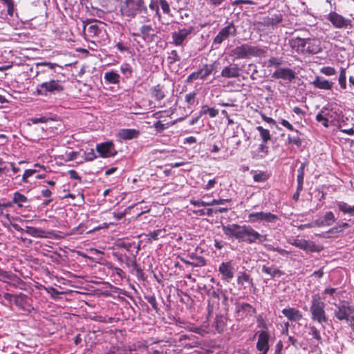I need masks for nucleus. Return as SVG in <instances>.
Here are the masks:
<instances>
[{
	"mask_svg": "<svg viewBox=\"0 0 354 354\" xmlns=\"http://www.w3.org/2000/svg\"><path fill=\"white\" fill-rule=\"evenodd\" d=\"M177 24L178 25V30L172 32L171 37L173 44L179 46L196 34V28L190 23L185 21H180Z\"/></svg>",
	"mask_w": 354,
	"mask_h": 354,
	"instance_id": "nucleus-1",
	"label": "nucleus"
},
{
	"mask_svg": "<svg viewBox=\"0 0 354 354\" xmlns=\"http://www.w3.org/2000/svg\"><path fill=\"white\" fill-rule=\"evenodd\" d=\"M266 50L259 46L244 44L233 48L230 55L236 59H248L250 57H264Z\"/></svg>",
	"mask_w": 354,
	"mask_h": 354,
	"instance_id": "nucleus-2",
	"label": "nucleus"
},
{
	"mask_svg": "<svg viewBox=\"0 0 354 354\" xmlns=\"http://www.w3.org/2000/svg\"><path fill=\"white\" fill-rule=\"evenodd\" d=\"M310 311L312 320L320 324L327 322L328 318L325 312V304L322 301L318 294L314 295L312 297Z\"/></svg>",
	"mask_w": 354,
	"mask_h": 354,
	"instance_id": "nucleus-3",
	"label": "nucleus"
},
{
	"mask_svg": "<svg viewBox=\"0 0 354 354\" xmlns=\"http://www.w3.org/2000/svg\"><path fill=\"white\" fill-rule=\"evenodd\" d=\"M64 91V86L60 80H50L39 84L36 88V92L40 95L48 94L56 95Z\"/></svg>",
	"mask_w": 354,
	"mask_h": 354,
	"instance_id": "nucleus-4",
	"label": "nucleus"
},
{
	"mask_svg": "<svg viewBox=\"0 0 354 354\" xmlns=\"http://www.w3.org/2000/svg\"><path fill=\"white\" fill-rule=\"evenodd\" d=\"M266 240V235L259 234L250 225H243L239 241L250 244L256 242L262 243Z\"/></svg>",
	"mask_w": 354,
	"mask_h": 354,
	"instance_id": "nucleus-5",
	"label": "nucleus"
},
{
	"mask_svg": "<svg viewBox=\"0 0 354 354\" xmlns=\"http://www.w3.org/2000/svg\"><path fill=\"white\" fill-rule=\"evenodd\" d=\"M144 2V0H124V4L120 8L122 15L134 18Z\"/></svg>",
	"mask_w": 354,
	"mask_h": 354,
	"instance_id": "nucleus-6",
	"label": "nucleus"
},
{
	"mask_svg": "<svg viewBox=\"0 0 354 354\" xmlns=\"http://www.w3.org/2000/svg\"><path fill=\"white\" fill-rule=\"evenodd\" d=\"M335 308L334 309L335 317L340 320H346L348 322L353 310L349 304L346 301H342L339 304H335Z\"/></svg>",
	"mask_w": 354,
	"mask_h": 354,
	"instance_id": "nucleus-7",
	"label": "nucleus"
},
{
	"mask_svg": "<svg viewBox=\"0 0 354 354\" xmlns=\"http://www.w3.org/2000/svg\"><path fill=\"white\" fill-rule=\"evenodd\" d=\"M236 29L234 24L231 22L225 27L221 29L217 35L214 38L213 44L216 45H220L222 42L227 39L230 36H236Z\"/></svg>",
	"mask_w": 354,
	"mask_h": 354,
	"instance_id": "nucleus-8",
	"label": "nucleus"
},
{
	"mask_svg": "<svg viewBox=\"0 0 354 354\" xmlns=\"http://www.w3.org/2000/svg\"><path fill=\"white\" fill-rule=\"evenodd\" d=\"M278 219V216L271 212H252L248 215V222L256 223V222H266V223H274Z\"/></svg>",
	"mask_w": 354,
	"mask_h": 354,
	"instance_id": "nucleus-9",
	"label": "nucleus"
},
{
	"mask_svg": "<svg viewBox=\"0 0 354 354\" xmlns=\"http://www.w3.org/2000/svg\"><path fill=\"white\" fill-rule=\"evenodd\" d=\"M159 6L161 7L162 12L168 15L171 14V10L169 3L167 0H150L149 8L151 10L155 12V15L160 19L161 14Z\"/></svg>",
	"mask_w": 354,
	"mask_h": 354,
	"instance_id": "nucleus-10",
	"label": "nucleus"
},
{
	"mask_svg": "<svg viewBox=\"0 0 354 354\" xmlns=\"http://www.w3.org/2000/svg\"><path fill=\"white\" fill-rule=\"evenodd\" d=\"M207 295L209 296L207 310L210 314L219 308V295L218 290H215L213 286L209 288L205 286Z\"/></svg>",
	"mask_w": 354,
	"mask_h": 354,
	"instance_id": "nucleus-11",
	"label": "nucleus"
},
{
	"mask_svg": "<svg viewBox=\"0 0 354 354\" xmlns=\"http://www.w3.org/2000/svg\"><path fill=\"white\" fill-rule=\"evenodd\" d=\"M218 272L223 281L230 282L234 276V268L232 261L222 262L218 266Z\"/></svg>",
	"mask_w": 354,
	"mask_h": 354,
	"instance_id": "nucleus-12",
	"label": "nucleus"
},
{
	"mask_svg": "<svg viewBox=\"0 0 354 354\" xmlns=\"http://www.w3.org/2000/svg\"><path fill=\"white\" fill-rule=\"evenodd\" d=\"M326 19L337 28H347L350 24V20L344 18L335 12H331Z\"/></svg>",
	"mask_w": 354,
	"mask_h": 354,
	"instance_id": "nucleus-13",
	"label": "nucleus"
},
{
	"mask_svg": "<svg viewBox=\"0 0 354 354\" xmlns=\"http://www.w3.org/2000/svg\"><path fill=\"white\" fill-rule=\"evenodd\" d=\"M96 150L102 158L113 157L116 155L117 151L111 142H106L97 145Z\"/></svg>",
	"mask_w": 354,
	"mask_h": 354,
	"instance_id": "nucleus-14",
	"label": "nucleus"
},
{
	"mask_svg": "<svg viewBox=\"0 0 354 354\" xmlns=\"http://www.w3.org/2000/svg\"><path fill=\"white\" fill-rule=\"evenodd\" d=\"M29 301L30 299L24 293L15 295L14 304L23 310L30 312L31 310H33V307H32Z\"/></svg>",
	"mask_w": 354,
	"mask_h": 354,
	"instance_id": "nucleus-15",
	"label": "nucleus"
},
{
	"mask_svg": "<svg viewBox=\"0 0 354 354\" xmlns=\"http://www.w3.org/2000/svg\"><path fill=\"white\" fill-rule=\"evenodd\" d=\"M242 228L243 225H239L237 224L223 225V231L226 236L235 238L238 240L240 239Z\"/></svg>",
	"mask_w": 354,
	"mask_h": 354,
	"instance_id": "nucleus-16",
	"label": "nucleus"
},
{
	"mask_svg": "<svg viewBox=\"0 0 354 354\" xmlns=\"http://www.w3.org/2000/svg\"><path fill=\"white\" fill-rule=\"evenodd\" d=\"M272 77L291 82L295 78V73L290 68H279L274 72Z\"/></svg>",
	"mask_w": 354,
	"mask_h": 354,
	"instance_id": "nucleus-17",
	"label": "nucleus"
},
{
	"mask_svg": "<svg viewBox=\"0 0 354 354\" xmlns=\"http://www.w3.org/2000/svg\"><path fill=\"white\" fill-rule=\"evenodd\" d=\"M240 68L236 64H230L223 68L221 75L225 78H236L240 75Z\"/></svg>",
	"mask_w": 354,
	"mask_h": 354,
	"instance_id": "nucleus-18",
	"label": "nucleus"
},
{
	"mask_svg": "<svg viewBox=\"0 0 354 354\" xmlns=\"http://www.w3.org/2000/svg\"><path fill=\"white\" fill-rule=\"evenodd\" d=\"M281 313L290 322H298L303 317L302 313L295 308H284Z\"/></svg>",
	"mask_w": 354,
	"mask_h": 354,
	"instance_id": "nucleus-19",
	"label": "nucleus"
},
{
	"mask_svg": "<svg viewBox=\"0 0 354 354\" xmlns=\"http://www.w3.org/2000/svg\"><path fill=\"white\" fill-rule=\"evenodd\" d=\"M140 131L134 129H122L117 133V138L120 140H131L137 138Z\"/></svg>",
	"mask_w": 354,
	"mask_h": 354,
	"instance_id": "nucleus-20",
	"label": "nucleus"
},
{
	"mask_svg": "<svg viewBox=\"0 0 354 354\" xmlns=\"http://www.w3.org/2000/svg\"><path fill=\"white\" fill-rule=\"evenodd\" d=\"M269 335L266 331H261L258 335V342L257 343V348L259 351H266L269 350Z\"/></svg>",
	"mask_w": 354,
	"mask_h": 354,
	"instance_id": "nucleus-21",
	"label": "nucleus"
},
{
	"mask_svg": "<svg viewBox=\"0 0 354 354\" xmlns=\"http://www.w3.org/2000/svg\"><path fill=\"white\" fill-rule=\"evenodd\" d=\"M291 48L297 53H306V39L296 37L289 41Z\"/></svg>",
	"mask_w": 354,
	"mask_h": 354,
	"instance_id": "nucleus-22",
	"label": "nucleus"
},
{
	"mask_svg": "<svg viewBox=\"0 0 354 354\" xmlns=\"http://www.w3.org/2000/svg\"><path fill=\"white\" fill-rule=\"evenodd\" d=\"M306 53L316 54L320 51L319 41L316 39H306Z\"/></svg>",
	"mask_w": 354,
	"mask_h": 354,
	"instance_id": "nucleus-23",
	"label": "nucleus"
},
{
	"mask_svg": "<svg viewBox=\"0 0 354 354\" xmlns=\"http://www.w3.org/2000/svg\"><path fill=\"white\" fill-rule=\"evenodd\" d=\"M289 243L304 250H308L310 252L315 251V245L313 243H309L306 240L304 239H295L292 241H289Z\"/></svg>",
	"mask_w": 354,
	"mask_h": 354,
	"instance_id": "nucleus-24",
	"label": "nucleus"
},
{
	"mask_svg": "<svg viewBox=\"0 0 354 354\" xmlns=\"http://www.w3.org/2000/svg\"><path fill=\"white\" fill-rule=\"evenodd\" d=\"M140 35L142 39L146 41H151L154 37V30L151 25L145 24L140 28Z\"/></svg>",
	"mask_w": 354,
	"mask_h": 354,
	"instance_id": "nucleus-25",
	"label": "nucleus"
},
{
	"mask_svg": "<svg viewBox=\"0 0 354 354\" xmlns=\"http://www.w3.org/2000/svg\"><path fill=\"white\" fill-rule=\"evenodd\" d=\"M311 84L317 88L324 90H330L333 86V83L319 76H316Z\"/></svg>",
	"mask_w": 354,
	"mask_h": 354,
	"instance_id": "nucleus-26",
	"label": "nucleus"
},
{
	"mask_svg": "<svg viewBox=\"0 0 354 354\" xmlns=\"http://www.w3.org/2000/svg\"><path fill=\"white\" fill-rule=\"evenodd\" d=\"M12 203L16 204L19 207H25L29 203L28 198L19 192H16L13 194Z\"/></svg>",
	"mask_w": 354,
	"mask_h": 354,
	"instance_id": "nucleus-27",
	"label": "nucleus"
},
{
	"mask_svg": "<svg viewBox=\"0 0 354 354\" xmlns=\"http://www.w3.org/2000/svg\"><path fill=\"white\" fill-rule=\"evenodd\" d=\"M151 95L156 100L160 101L165 98V94L163 86L158 84L151 88Z\"/></svg>",
	"mask_w": 354,
	"mask_h": 354,
	"instance_id": "nucleus-28",
	"label": "nucleus"
},
{
	"mask_svg": "<svg viewBox=\"0 0 354 354\" xmlns=\"http://www.w3.org/2000/svg\"><path fill=\"white\" fill-rule=\"evenodd\" d=\"M25 233L37 238L46 237V232L35 227L26 226Z\"/></svg>",
	"mask_w": 354,
	"mask_h": 354,
	"instance_id": "nucleus-29",
	"label": "nucleus"
},
{
	"mask_svg": "<svg viewBox=\"0 0 354 354\" xmlns=\"http://www.w3.org/2000/svg\"><path fill=\"white\" fill-rule=\"evenodd\" d=\"M336 205L338 209L344 214H348L354 216V205L351 206L344 201H336Z\"/></svg>",
	"mask_w": 354,
	"mask_h": 354,
	"instance_id": "nucleus-30",
	"label": "nucleus"
},
{
	"mask_svg": "<svg viewBox=\"0 0 354 354\" xmlns=\"http://www.w3.org/2000/svg\"><path fill=\"white\" fill-rule=\"evenodd\" d=\"M335 221V215L332 212H327L324 219L322 221H317L319 226H329L331 225Z\"/></svg>",
	"mask_w": 354,
	"mask_h": 354,
	"instance_id": "nucleus-31",
	"label": "nucleus"
},
{
	"mask_svg": "<svg viewBox=\"0 0 354 354\" xmlns=\"http://www.w3.org/2000/svg\"><path fill=\"white\" fill-rule=\"evenodd\" d=\"M268 154V147L266 143L262 142L258 147V153L253 154V158L262 159L266 158Z\"/></svg>",
	"mask_w": 354,
	"mask_h": 354,
	"instance_id": "nucleus-32",
	"label": "nucleus"
},
{
	"mask_svg": "<svg viewBox=\"0 0 354 354\" xmlns=\"http://www.w3.org/2000/svg\"><path fill=\"white\" fill-rule=\"evenodd\" d=\"M184 120V118H180L176 120H174V122H172L171 124H163L162 123V122L160 120H158L157 122H156L154 124H153V127L154 129H156V131L158 133H160L162 132L163 130L167 129L169 127L170 125H174L177 122H180V121H182Z\"/></svg>",
	"mask_w": 354,
	"mask_h": 354,
	"instance_id": "nucleus-33",
	"label": "nucleus"
},
{
	"mask_svg": "<svg viewBox=\"0 0 354 354\" xmlns=\"http://www.w3.org/2000/svg\"><path fill=\"white\" fill-rule=\"evenodd\" d=\"M189 257L192 260V266L202 267L206 264L204 257L198 256L195 253H192Z\"/></svg>",
	"mask_w": 354,
	"mask_h": 354,
	"instance_id": "nucleus-34",
	"label": "nucleus"
},
{
	"mask_svg": "<svg viewBox=\"0 0 354 354\" xmlns=\"http://www.w3.org/2000/svg\"><path fill=\"white\" fill-rule=\"evenodd\" d=\"M261 271L262 272L270 275L272 278L281 277L283 274L282 271L277 268L268 267L266 266H263Z\"/></svg>",
	"mask_w": 354,
	"mask_h": 354,
	"instance_id": "nucleus-35",
	"label": "nucleus"
},
{
	"mask_svg": "<svg viewBox=\"0 0 354 354\" xmlns=\"http://www.w3.org/2000/svg\"><path fill=\"white\" fill-rule=\"evenodd\" d=\"M84 31H86L89 37H93L95 36H97L101 30L98 27L97 24H88L84 26Z\"/></svg>",
	"mask_w": 354,
	"mask_h": 354,
	"instance_id": "nucleus-36",
	"label": "nucleus"
},
{
	"mask_svg": "<svg viewBox=\"0 0 354 354\" xmlns=\"http://www.w3.org/2000/svg\"><path fill=\"white\" fill-rule=\"evenodd\" d=\"M104 80L110 84H118L120 82V75L111 71L104 74Z\"/></svg>",
	"mask_w": 354,
	"mask_h": 354,
	"instance_id": "nucleus-37",
	"label": "nucleus"
},
{
	"mask_svg": "<svg viewBox=\"0 0 354 354\" xmlns=\"http://www.w3.org/2000/svg\"><path fill=\"white\" fill-rule=\"evenodd\" d=\"M166 234L165 229H158L153 230L147 234L148 240L150 241L158 240L160 237H164Z\"/></svg>",
	"mask_w": 354,
	"mask_h": 354,
	"instance_id": "nucleus-38",
	"label": "nucleus"
},
{
	"mask_svg": "<svg viewBox=\"0 0 354 354\" xmlns=\"http://www.w3.org/2000/svg\"><path fill=\"white\" fill-rule=\"evenodd\" d=\"M214 64H205L202 68L198 69L201 79L206 78L214 71Z\"/></svg>",
	"mask_w": 354,
	"mask_h": 354,
	"instance_id": "nucleus-39",
	"label": "nucleus"
},
{
	"mask_svg": "<svg viewBox=\"0 0 354 354\" xmlns=\"http://www.w3.org/2000/svg\"><path fill=\"white\" fill-rule=\"evenodd\" d=\"M138 15H140L141 19L144 22H149L151 21V15L149 14V10L147 6L145 4V2L141 6V8L139 9L138 12Z\"/></svg>",
	"mask_w": 354,
	"mask_h": 354,
	"instance_id": "nucleus-40",
	"label": "nucleus"
},
{
	"mask_svg": "<svg viewBox=\"0 0 354 354\" xmlns=\"http://www.w3.org/2000/svg\"><path fill=\"white\" fill-rule=\"evenodd\" d=\"M196 93L195 91H192L185 95V100L187 103V106L188 109H192L193 106L196 104Z\"/></svg>",
	"mask_w": 354,
	"mask_h": 354,
	"instance_id": "nucleus-41",
	"label": "nucleus"
},
{
	"mask_svg": "<svg viewBox=\"0 0 354 354\" xmlns=\"http://www.w3.org/2000/svg\"><path fill=\"white\" fill-rule=\"evenodd\" d=\"M257 130L259 132L263 142L267 143L270 140L271 136L268 129H264L261 126L257 127Z\"/></svg>",
	"mask_w": 354,
	"mask_h": 354,
	"instance_id": "nucleus-42",
	"label": "nucleus"
},
{
	"mask_svg": "<svg viewBox=\"0 0 354 354\" xmlns=\"http://www.w3.org/2000/svg\"><path fill=\"white\" fill-rule=\"evenodd\" d=\"M245 283H252V279L245 272H240L237 277V283L243 286Z\"/></svg>",
	"mask_w": 354,
	"mask_h": 354,
	"instance_id": "nucleus-43",
	"label": "nucleus"
},
{
	"mask_svg": "<svg viewBox=\"0 0 354 354\" xmlns=\"http://www.w3.org/2000/svg\"><path fill=\"white\" fill-rule=\"evenodd\" d=\"M270 177L267 171L256 172L253 176V179L255 182H265Z\"/></svg>",
	"mask_w": 354,
	"mask_h": 354,
	"instance_id": "nucleus-44",
	"label": "nucleus"
},
{
	"mask_svg": "<svg viewBox=\"0 0 354 354\" xmlns=\"http://www.w3.org/2000/svg\"><path fill=\"white\" fill-rule=\"evenodd\" d=\"M124 263L129 268H133L138 272H141V270L138 267L135 257L131 258L126 256Z\"/></svg>",
	"mask_w": 354,
	"mask_h": 354,
	"instance_id": "nucleus-45",
	"label": "nucleus"
},
{
	"mask_svg": "<svg viewBox=\"0 0 354 354\" xmlns=\"http://www.w3.org/2000/svg\"><path fill=\"white\" fill-rule=\"evenodd\" d=\"M338 82L341 88L345 89L346 88V68H341L340 73L338 78Z\"/></svg>",
	"mask_w": 354,
	"mask_h": 354,
	"instance_id": "nucleus-46",
	"label": "nucleus"
},
{
	"mask_svg": "<svg viewBox=\"0 0 354 354\" xmlns=\"http://www.w3.org/2000/svg\"><path fill=\"white\" fill-rule=\"evenodd\" d=\"M236 308L238 312L245 311L250 315L255 313L254 308H253L252 306L248 303H243L239 305Z\"/></svg>",
	"mask_w": 354,
	"mask_h": 354,
	"instance_id": "nucleus-47",
	"label": "nucleus"
},
{
	"mask_svg": "<svg viewBox=\"0 0 354 354\" xmlns=\"http://www.w3.org/2000/svg\"><path fill=\"white\" fill-rule=\"evenodd\" d=\"M324 112H326V111H320V112L316 115V120L318 122H322L325 127H328L329 126V120L326 118L327 115Z\"/></svg>",
	"mask_w": 354,
	"mask_h": 354,
	"instance_id": "nucleus-48",
	"label": "nucleus"
},
{
	"mask_svg": "<svg viewBox=\"0 0 354 354\" xmlns=\"http://www.w3.org/2000/svg\"><path fill=\"white\" fill-rule=\"evenodd\" d=\"M7 6V13L10 16H12L15 11V4L13 0H0Z\"/></svg>",
	"mask_w": 354,
	"mask_h": 354,
	"instance_id": "nucleus-49",
	"label": "nucleus"
},
{
	"mask_svg": "<svg viewBox=\"0 0 354 354\" xmlns=\"http://www.w3.org/2000/svg\"><path fill=\"white\" fill-rule=\"evenodd\" d=\"M120 71L126 77H129L131 75L132 68L129 64L124 63L120 66Z\"/></svg>",
	"mask_w": 354,
	"mask_h": 354,
	"instance_id": "nucleus-50",
	"label": "nucleus"
},
{
	"mask_svg": "<svg viewBox=\"0 0 354 354\" xmlns=\"http://www.w3.org/2000/svg\"><path fill=\"white\" fill-rule=\"evenodd\" d=\"M167 59L169 61L170 64H174L176 62L180 61V57L178 55L177 51L176 50H173L170 53H169Z\"/></svg>",
	"mask_w": 354,
	"mask_h": 354,
	"instance_id": "nucleus-51",
	"label": "nucleus"
},
{
	"mask_svg": "<svg viewBox=\"0 0 354 354\" xmlns=\"http://www.w3.org/2000/svg\"><path fill=\"white\" fill-rule=\"evenodd\" d=\"M309 328H310L309 334L311 335L313 337V338H315L318 342H321L322 337H321V335L319 334V331L318 330V329L314 326H310L309 327Z\"/></svg>",
	"mask_w": 354,
	"mask_h": 354,
	"instance_id": "nucleus-52",
	"label": "nucleus"
},
{
	"mask_svg": "<svg viewBox=\"0 0 354 354\" xmlns=\"http://www.w3.org/2000/svg\"><path fill=\"white\" fill-rule=\"evenodd\" d=\"M281 21H282L281 15H274V16L269 18L268 19L267 23L268 25L275 26V25L279 24L280 22H281Z\"/></svg>",
	"mask_w": 354,
	"mask_h": 354,
	"instance_id": "nucleus-53",
	"label": "nucleus"
},
{
	"mask_svg": "<svg viewBox=\"0 0 354 354\" xmlns=\"http://www.w3.org/2000/svg\"><path fill=\"white\" fill-rule=\"evenodd\" d=\"M287 140L289 144L292 143L297 145V147H299L301 145V140L298 136H291L290 135H288Z\"/></svg>",
	"mask_w": 354,
	"mask_h": 354,
	"instance_id": "nucleus-54",
	"label": "nucleus"
},
{
	"mask_svg": "<svg viewBox=\"0 0 354 354\" xmlns=\"http://www.w3.org/2000/svg\"><path fill=\"white\" fill-rule=\"evenodd\" d=\"M51 120L50 118L46 116L35 117L30 119L32 124L38 123H46L48 120Z\"/></svg>",
	"mask_w": 354,
	"mask_h": 354,
	"instance_id": "nucleus-55",
	"label": "nucleus"
},
{
	"mask_svg": "<svg viewBox=\"0 0 354 354\" xmlns=\"http://www.w3.org/2000/svg\"><path fill=\"white\" fill-rule=\"evenodd\" d=\"M201 79V75L199 73L198 70L196 71H194L186 79L185 82L186 83H191L194 80Z\"/></svg>",
	"mask_w": 354,
	"mask_h": 354,
	"instance_id": "nucleus-56",
	"label": "nucleus"
},
{
	"mask_svg": "<svg viewBox=\"0 0 354 354\" xmlns=\"http://www.w3.org/2000/svg\"><path fill=\"white\" fill-rule=\"evenodd\" d=\"M320 71L323 74L328 75V76L334 75L336 73L335 69L330 66L323 67L321 68Z\"/></svg>",
	"mask_w": 354,
	"mask_h": 354,
	"instance_id": "nucleus-57",
	"label": "nucleus"
},
{
	"mask_svg": "<svg viewBox=\"0 0 354 354\" xmlns=\"http://www.w3.org/2000/svg\"><path fill=\"white\" fill-rule=\"evenodd\" d=\"M297 185H298V189H303V184H304V171H297Z\"/></svg>",
	"mask_w": 354,
	"mask_h": 354,
	"instance_id": "nucleus-58",
	"label": "nucleus"
},
{
	"mask_svg": "<svg viewBox=\"0 0 354 354\" xmlns=\"http://www.w3.org/2000/svg\"><path fill=\"white\" fill-rule=\"evenodd\" d=\"M280 124H281L283 127H284L287 128L288 130H290V131H295V132H296L297 133H299V131H298L297 129H295L293 127V126H292V124H290L288 120H285V119H281V121H280Z\"/></svg>",
	"mask_w": 354,
	"mask_h": 354,
	"instance_id": "nucleus-59",
	"label": "nucleus"
},
{
	"mask_svg": "<svg viewBox=\"0 0 354 354\" xmlns=\"http://www.w3.org/2000/svg\"><path fill=\"white\" fill-rule=\"evenodd\" d=\"M36 66H37V68L40 67V66H47L50 70H54L56 66H58V64H57L55 63L42 62L37 63Z\"/></svg>",
	"mask_w": 354,
	"mask_h": 354,
	"instance_id": "nucleus-60",
	"label": "nucleus"
},
{
	"mask_svg": "<svg viewBox=\"0 0 354 354\" xmlns=\"http://www.w3.org/2000/svg\"><path fill=\"white\" fill-rule=\"evenodd\" d=\"M36 173V170L35 169H26L22 176V180L24 183L27 182L28 178L32 176L34 174Z\"/></svg>",
	"mask_w": 354,
	"mask_h": 354,
	"instance_id": "nucleus-61",
	"label": "nucleus"
},
{
	"mask_svg": "<svg viewBox=\"0 0 354 354\" xmlns=\"http://www.w3.org/2000/svg\"><path fill=\"white\" fill-rule=\"evenodd\" d=\"M46 290L50 294L52 298H56L60 294V292L53 287L47 288Z\"/></svg>",
	"mask_w": 354,
	"mask_h": 354,
	"instance_id": "nucleus-62",
	"label": "nucleus"
},
{
	"mask_svg": "<svg viewBox=\"0 0 354 354\" xmlns=\"http://www.w3.org/2000/svg\"><path fill=\"white\" fill-rule=\"evenodd\" d=\"M147 301L151 304V306L154 310H156V311L158 310V304L155 297H149L147 298Z\"/></svg>",
	"mask_w": 354,
	"mask_h": 354,
	"instance_id": "nucleus-63",
	"label": "nucleus"
},
{
	"mask_svg": "<svg viewBox=\"0 0 354 354\" xmlns=\"http://www.w3.org/2000/svg\"><path fill=\"white\" fill-rule=\"evenodd\" d=\"M117 49L120 51V52H127V51H129V47H127V46L124 45L122 42L120 41V42H118L115 45Z\"/></svg>",
	"mask_w": 354,
	"mask_h": 354,
	"instance_id": "nucleus-64",
	"label": "nucleus"
}]
</instances>
